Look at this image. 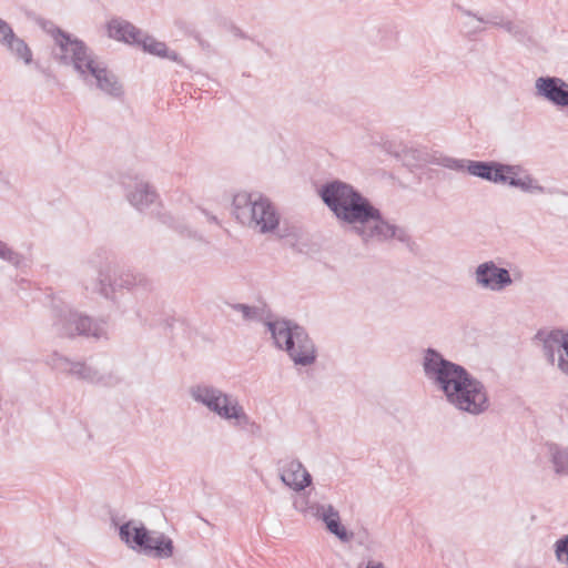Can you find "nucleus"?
Here are the masks:
<instances>
[{
  "label": "nucleus",
  "mask_w": 568,
  "mask_h": 568,
  "mask_svg": "<svg viewBox=\"0 0 568 568\" xmlns=\"http://www.w3.org/2000/svg\"><path fill=\"white\" fill-rule=\"evenodd\" d=\"M209 220H210V221H212V222H216V217H215V216H213V215H210V216H209Z\"/></svg>",
  "instance_id": "obj_34"
},
{
  "label": "nucleus",
  "mask_w": 568,
  "mask_h": 568,
  "mask_svg": "<svg viewBox=\"0 0 568 568\" xmlns=\"http://www.w3.org/2000/svg\"><path fill=\"white\" fill-rule=\"evenodd\" d=\"M323 505L324 504L317 501H312L307 495L296 497L293 500V506L298 513L313 518H316Z\"/></svg>",
  "instance_id": "obj_24"
},
{
  "label": "nucleus",
  "mask_w": 568,
  "mask_h": 568,
  "mask_svg": "<svg viewBox=\"0 0 568 568\" xmlns=\"http://www.w3.org/2000/svg\"><path fill=\"white\" fill-rule=\"evenodd\" d=\"M542 353L552 367L568 376V333L550 332L544 341Z\"/></svg>",
  "instance_id": "obj_11"
},
{
  "label": "nucleus",
  "mask_w": 568,
  "mask_h": 568,
  "mask_svg": "<svg viewBox=\"0 0 568 568\" xmlns=\"http://www.w3.org/2000/svg\"><path fill=\"white\" fill-rule=\"evenodd\" d=\"M535 93L557 109H568V82L559 77H539L535 81Z\"/></svg>",
  "instance_id": "obj_12"
},
{
  "label": "nucleus",
  "mask_w": 568,
  "mask_h": 568,
  "mask_svg": "<svg viewBox=\"0 0 568 568\" xmlns=\"http://www.w3.org/2000/svg\"><path fill=\"white\" fill-rule=\"evenodd\" d=\"M139 282H142V278H139ZM138 284V277L133 274H123L116 280L113 284L105 283V277L102 273H99V280L92 285L91 290L93 292H99L101 295L106 298H112L113 293L118 287L131 288Z\"/></svg>",
  "instance_id": "obj_18"
},
{
  "label": "nucleus",
  "mask_w": 568,
  "mask_h": 568,
  "mask_svg": "<svg viewBox=\"0 0 568 568\" xmlns=\"http://www.w3.org/2000/svg\"><path fill=\"white\" fill-rule=\"evenodd\" d=\"M187 394L195 404L206 408L207 412L236 429L258 427L251 419L237 396L212 383H195L189 387Z\"/></svg>",
  "instance_id": "obj_4"
},
{
  "label": "nucleus",
  "mask_w": 568,
  "mask_h": 568,
  "mask_svg": "<svg viewBox=\"0 0 568 568\" xmlns=\"http://www.w3.org/2000/svg\"><path fill=\"white\" fill-rule=\"evenodd\" d=\"M463 14L468 19V21L464 22L465 28L468 29L469 32H479L483 30L480 27L483 23H493L497 24L496 22H493L490 20H486L481 17H476L469 11L463 10Z\"/></svg>",
  "instance_id": "obj_28"
},
{
  "label": "nucleus",
  "mask_w": 568,
  "mask_h": 568,
  "mask_svg": "<svg viewBox=\"0 0 568 568\" xmlns=\"http://www.w3.org/2000/svg\"><path fill=\"white\" fill-rule=\"evenodd\" d=\"M500 27L520 40L524 39L526 36V30H525L524 26H521L520 23H516L513 21H506V22H503L500 24Z\"/></svg>",
  "instance_id": "obj_31"
},
{
  "label": "nucleus",
  "mask_w": 568,
  "mask_h": 568,
  "mask_svg": "<svg viewBox=\"0 0 568 568\" xmlns=\"http://www.w3.org/2000/svg\"><path fill=\"white\" fill-rule=\"evenodd\" d=\"M53 327L60 336L64 337L81 335L99 339L106 335L105 322L94 321L69 307H63L57 313Z\"/></svg>",
  "instance_id": "obj_7"
},
{
  "label": "nucleus",
  "mask_w": 568,
  "mask_h": 568,
  "mask_svg": "<svg viewBox=\"0 0 568 568\" xmlns=\"http://www.w3.org/2000/svg\"><path fill=\"white\" fill-rule=\"evenodd\" d=\"M316 519L323 521L328 532L336 536L341 541L348 542L353 538V532L341 523L338 510L331 504H324Z\"/></svg>",
  "instance_id": "obj_14"
},
{
  "label": "nucleus",
  "mask_w": 568,
  "mask_h": 568,
  "mask_svg": "<svg viewBox=\"0 0 568 568\" xmlns=\"http://www.w3.org/2000/svg\"><path fill=\"white\" fill-rule=\"evenodd\" d=\"M320 195L342 229L358 237L364 245L407 240L404 229L384 217L382 212L351 184L338 180L328 182L321 187Z\"/></svg>",
  "instance_id": "obj_1"
},
{
  "label": "nucleus",
  "mask_w": 568,
  "mask_h": 568,
  "mask_svg": "<svg viewBox=\"0 0 568 568\" xmlns=\"http://www.w3.org/2000/svg\"><path fill=\"white\" fill-rule=\"evenodd\" d=\"M119 535L121 540L125 542L130 548L143 551L150 532L143 525L129 521L120 527Z\"/></svg>",
  "instance_id": "obj_17"
},
{
  "label": "nucleus",
  "mask_w": 568,
  "mask_h": 568,
  "mask_svg": "<svg viewBox=\"0 0 568 568\" xmlns=\"http://www.w3.org/2000/svg\"><path fill=\"white\" fill-rule=\"evenodd\" d=\"M496 171L499 180L495 184L508 185L528 194H544L546 187L520 164H505L498 162Z\"/></svg>",
  "instance_id": "obj_10"
},
{
  "label": "nucleus",
  "mask_w": 568,
  "mask_h": 568,
  "mask_svg": "<svg viewBox=\"0 0 568 568\" xmlns=\"http://www.w3.org/2000/svg\"><path fill=\"white\" fill-rule=\"evenodd\" d=\"M17 37L10 24L0 18V44L9 50Z\"/></svg>",
  "instance_id": "obj_29"
},
{
  "label": "nucleus",
  "mask_w": 568,
  "mask_h": 568,
  "mask_svg": "<svg viewBox=\"0 0 568 568\" xmlns=\"http://www.w3.org/2000/svg\"><path fill=\"white\" fill-rule=\"evenodd\" d=\"M466 164H467L466 173H468L471 176H476V178L486 180L494 184H495V181L499 180L497 178L498 175L496 173V171L498 169V166H497L498 162H496V161L485 162V161L468 160V162Z\"/></svg>",
  "instance_id": "obj_20"
},
{
  "label": "nucleus",
  "mask_w": 568,
  "mask_h": 568,
  "mask_svg": "<svg viewBox=\"0 0 568 568\" xmlns=\"http://www.w3.org/2000/svg\"><path fill=\"white\" fill-rule=\"evenodd\" d=\"M556 560L568 567V534L560 537L554 545Z\"/></svg>",
  "instance_id": "obj_27"
},
{
  "label": "nucleus",
  "mask_w": 568,
  "mask_h": 568,
  "mask_svg": "<svg viewBox=\"0 0 568 568\" xmlns=\"http://www.w3.org/2000/svg\"><path fill=\"white\" fill-rule=\"evenodd\" d=\"M232 310L239 313L243 321L245 322H260L265 321V312L263 307L251 306L247 304H233L231 305Z\"/></svg>",
  "instance_id": "obj_23"
},
{
  "label": "nucleus",
  "mask_w": 568,
  "mask_h": 568,
  "mask_svg": "<svg viewBox=\"0 0 568 568\" xmlns=\"http://www.w3.org/2000/svg\"><path fill=\"white\" fill-rule=\"evenodd\" d=\"M136 45H141L145 52L161 58H166L172 61H178L179 55L176 52L168 49L164 42L158 41L153 37L141 33L140 40Z\"/></svg>",
  "instance_id": "obj_21"
},
{
  "label": "nucleus",
  "mask_w": 568,
  "mask_h": 568,
  "mask_svg": "<svg viewBox=\"0 0 568 568\" xmlns=\"http://www.w3.org/2000/svg\"><path fill=\"white\" fill-rule=\"evenodd\" d=\"M141 33L140 29L121 18H113L108 23V36L116 41L136 44Z\"/></svg>",
  "instance_id": "obj_15"
},
{
  "label": "nucleus",
  "mask_w": 568,
  "mask_h": 568,
  "mask_svg": "<svg viewBox=\"0 0 568 568\" xmlns=\"http://www.w3.org/2000/svg\"><path fill=\"white\" fill-rule=\"evenodd\" d=\"M8 51L17 59L22 60L26 64L32 62V51L24 40L18 36L13 39L12 47H10Z\"/></svg>",
  "instance_id": "obj_25"
},
{
  "label": "nucleus",
  "mask_w": 568,
  "mask_h": 568,
  "mask_svg": "<svg viewBox=\"0 0 568 568\" xmlns=\"http://www.w3.org/2000/svg\"><path fill=\"white\" fill-rule=\"evenodd\" d=\"M126 199L136 210L144 211L156 201L158 194L148 182L138 180L132 190H126Z\"/></svg>",
  "instance_id": "obj_16"
},
{
  "label": "nucleus",
  "mask_w": 568,
  "mask_h": 568,
  "mask_svg": "<svg viewBox=\"0 0 568 568\" xmlns=\"http://www.w3.org/2000/svg\"><path fill=\"white\" fill-rule=\"evenodd\" d=\"M55 47L54 58L64 65H71L89 87H95L108 95H122L118 78L99 60L85 43L60 29L51 31Z\"/></svg>",
  "instance_id": "obj_3"
},
{
  "label": "nucleus",
  "mask_w": 568,
  "mask_h": 568,
  "mask_svg": "<svg viewBox=\"0 0 568 568\" xmlns=\"http://www.w3.org/2000/svg\"><path fill=\"white\" fill-rule=\"evenodd\" d=\"M278 476L286 487L297 493L305 490L313 483L312 475L303 463L292 457L280 462Z\"/></svg>",
  "instance_id": "obj_13"
},
{
  "label": "nucleus",
  "mask_w": 568,
  "mask_h": 568,
  "mask_svg": "<svg viewBox=\"0 0 568 568\" xmlns=\"http://www.w3.org/2000/svg\"><path fill=\"white\" fill-rule=\"evenodd\" d=\"M473 278L478 288L499 293L511 286L516 281H519L520 274L518 273L513 276L507 268L489 260L475 267Z\"/></svg>",
  "instance_id": "obj_9"
},
{
  "label": "nucleus",
  "mask_w": 568,
  "mask_h": 568,
  "mask_svg": "<svg viewBox=\"0 0 568 568\" xmlns=\"http://www.w3.org/2000/svg\"><path fill=\"white\" fill-rule=\"evenodd\" d=\"M548 450L555 473L560 476H568V449L551 444Z\"/></svg>",
  "instance_id": "obj_22"
},
{
  "label": "nucleus",
  "mask_w": 568,
  "mask_h": 568,
  "mask_svg": "<svg viewBox=\"0 0 568 568\" xmlns=\"http://www.w3.org/2000/svg\"><path fill=\"white\" fill-rule=\"evenodd\" d=\"M47 364L54 371L73 376L78 379L102 386H114L119 383V377L112 373L102 374L94 367L82 362H73L70 358L52 353L47 358Z\"/></svg>",
  "instance_id": "obj_8"
},
{
  "label": "nucleus",
  "mask_w": 568,
  "mask_h": 568,
  "mask_svg": "<svg viewBox=\"0 0 568 568\" xmlns=\"http://www.w3.org/2000/svg\"><path fill=\"white\" fill-rule=\"evenodd\" d=\"M422 367L426 379L440 392L456 410L479 416L488 410L490 402L485 384L464 366L446 359L435 348L423 352Z\"/></svg>",
  "instance_id": "obj_2"
},
{
  "label": "nucleus",
  "mask_w": 568,
  "mask_h": 568,
  "mask_svg": "<svg viewBox=\"0 0 568 568\" xmlns=\"http://www.w3.org/2000/svg\"><path fill=\"white\" fill-rule=\"evenodd\" d=\"M265 325L274 345L285 351L295 365L306 367L316 362V346L302 326L283 318L266 320Z\"/></svg>",
  "instance_id": "obj_5"
},
{
  "label": "nucleus",
  "mask_w": 568,
  "mask_h": 568,
  "mask_svg": "<svg viewBox=\"0 0 568 568\" xmlns=\"http://www.w3.org/2000/svg\"><path fill=\"white\" fill-rule=\"evenodd\" d=\"M365 568H386L382 562L368 561Z\"/></svg>",
  "instance_id": "obj_32"
},
{
  "label": "nucleus",
  "mask_w": 568,
  "mask_h": 568,
  "mask_svg": "<svg viewBox=\"0 0 568 568\" xmlns=\"http://www.w3.org/2000/svg\"><path fill=\"white\" fill-rule=\"evenodd\" d=\"M468 159H456L452 156L442 158L439 164L445 169L455 171V172H466V166Z\"/></svg>",
  "instance_id": "obj_30"
},
{
  "label": "nucleus",
  "mask_w": 568,
  "mask_h": 568,
  "mask_svg": "<svg viewBox=\"0 0 568 568\" xmlns=\"http://www.w3.org/2000/svg\"><path fill=\"white\" fill-rule=\"evenodd\" d=\"M233 214L241 224L261 234L274 233L280 225L277 209L261 194L246 192L235 194Z\"/></svg>",
  "instance_id": "obj_6"
},
{
  "label": "nucleus",
  "mask_w": 568,
  "mask_h": 568,
  "mask_svg": "<svg viewBox=\"0 0 568 568\" xmlns=\"http://www.w3.org/2000/svg\"><path fill=\"white\" fill-rule=\"evenodd\" d=\"M174 229H176L180 233H184V229L180 227L179 225H172Z\"/></svg>",
  "instance_id": "obj_33"
},
{
  "label": "nucleus",
  "mask_w": 568,
  "mask_h": 568,
  "mask_svg": "<svg viewBox=\"0 0 568 568\" xmlns=\"http://www.w3.org/2000/svg\"><path fill=\"white\" fill-rule=\"evenodd\" d=\"M0 258L13 266H19L23 257L20 253L16 252L6 242L0 240Z\"/></svg>",
  "instance_id": "obj_26"
},
{
  "label": "nucleus",
  "mask_w": 568,
  "mask_h": 568,
  "mask_svg": "<svg viewBox=\"0 0 568 568\" xmlns=\"http://www.w3.org/2000/svg\"><path fill=\"white\" fill-rule=\"evenodd\" d=\"M143 552L159 558H170L173 555V542L163 534H150Z\"/></svg>",
  "instance_id": "obj_19"
}]
</instances>
